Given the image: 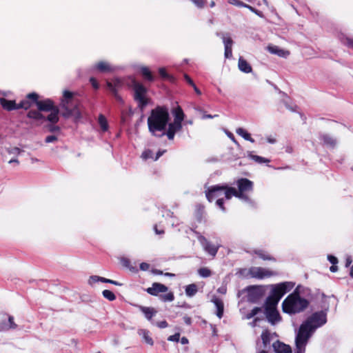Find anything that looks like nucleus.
Instances as JSON below:
<instances>
[{"mask_svg":"<svg viewBox=\"0 0 353 353\" xmlns=\"http://www.w3.org/2000/svg\"><path fill=\"white\" fill-rule=\"evenodd\" d=\"M184 79L186 81V82L190 85V86H192L194 83V81H192V79L190 77L189 75H188L187 74H184Z\"/></svg>","mask_w":353,"mask_h":353,"instance_id":"obj_61","label":"nucleus"},{"mask_svg":"<svg viewBox=\"0 0 353 353\" xmlns=\"http://www.w3.org/2000/svg\"><path fill=\"white\" fill-rule=\"evenodd\" d=\"M279 301L275 299L274 297L269 295L265 301L264 310L276 308Z\"/></svg>","mask_w":353,"mask_h":353,"instance_id":"obj_32","label":"nucleus"},{"mask_svg":"<svg viewBox=\"0 0 353 353\" xmlns=\"http://www.w3.org/2000/svg\"><path fill=\"white\" fill-rule=\"evenodd\" d=\"M157 327L159 328H165L168 326V323L166 321H161L157 323Z\"/></svg>","mask_w":353,"mask_h":353,"instance_id":"obj_59","label":"nucleus"},{"mask_svg":"<svg viewBox=\"0 0 353 353\" xmlns=\"http://www.w3.org/2000/svg\"><path fill=\"white\" fill-rule=\"evenodd\" d=\"M289 290L290 286L288 283H281L273 287L270 295L280 301L283 296Z\"/></svg>","mask_w":353,"mask_h":353,"instance_id":"obj_15","label":"nucleus"},{"mask_svg":"<svg viewBox=\"0 0 353 353\" xmlns=\"http://www.w3.org/2000/svg\"><path fill=\"white\" fill-rule=\"evenodd\" d=\"M306 345H300L299 344H296V352L295 353H304L305 351Z\"/></svg>","mask_w":353,"mask_h":353,"instance_id":"obj_58","label":"nucleus"},{"mask_svg":"<svg viewBox=\"0 0 353 353\" xmlns=\"http://www.w3.org/2000/svg\"><path fill=\"white\" fill-rule=\"evenodd\" d=\"M262 309L259 307H254L249 313L247 314V319H250L252 317H254L255 315H256L258 313L261 312Z\"/></svg>","mask_w":353,"mask_h":353,"instance_id":"obj_46","label":"nucleus"},{"mask_svg":"<svg viewBox=\"0 0 353 353\" xmlns=\"http://www.w3.org/2000/svg\"><path fill=\"white\" fill-rule=\"evenodd\" d=\"M248 157L254 160L258 163H270V160L258 155L252 154V152L248 153Z\"/></svg>","mask_w":353,"mask_h":353,"instance_id":"obj_40","label":"nucleus"},{"mask_svg":"<svg viewBox=\"0 0 353 353\" xmlns=\"http://www.w3.org/2000/svg\"><path fill=\"white\" fill-rule=\"evenodd\" d=\"M17 327V325L14 321V317L12 316H8V323H2L0 325V331L14 330Z\"/></svg>","mask_w":353,"mask_h":353,"instance_id":"obj_29","label":"nucleus"},{"mask_svg":"<svg viewBox=\"0 0 353 353\" xmlns=\"http://www.w3.org/2000/svg\"><path fill=\"white\" fill-rule=\"evenodd\" d=\"M98 121H99V123L100 125L101 130L103 132L107 131L108 129V121H107V119L105 117V116L103 114H100L99 116Z\"/></svg>","mask_w":353,"mask_h":353,"instance_id":"obj_41","label":"nucleus"},{"mask_svg":"<svg viewBox=\"0 0 353 353\" xmlns=\"http://www.w3.org/2000/svg\"><path fill=\"white\" fill-rule=\"evenodd\" d=\"M170 120L168 108L165 105H157L150 112L148 117V128L152 136L159 137V132L166 130Z\"/></svg>","mask_w":353,"mask_h":353,"instance_id":"obj_1","label":"nucleus"},{"mask_svg":"<svg viewBox=\"0 0 353 353\" xmlns=\"http://www.w3.org/2000/svg\"><path fill=\"white\" fill-rule=\"evenodd\" d=\"M320 139L323 141V145L328 148H334L336 145V139L329 134H322Z\"/></svg>","mask_w":353,"mask_h":353,"instance_id":"obj_25","label":"nucleus"},{"mask_svg":"<svg viewBox=\"0 0 353 353\" xmlns=\"http://www.w3.org/2000/svg\"><path fill=\"white\" fill-rule=\"evenodd\" d=\"M229 3L230 4L236 6L237 7H245V6L247 5L245 3H243L242 1H240V0H229Z\"/></svg>","mask_w":353,"mask_h":353,"instance_id":"obj_50","label":"nucleus"},{"mask_svg":"<svg viewBox=\"0 0 353 353\" xmlns=\"http://www.w3.org/2000/svg\"><path fill=\"white\" fill-rule=\"evenodd\" d=\"M268 49L272 54H277L280 57H284L286 53L288 54H289L288 52H285L283 50L279 49L276 46H268Z\"/></svg>","mask_w":353,"mask_h":353,"instance_id":"obj_37","label":"nucleus"},{"mask_svg":"<svg viewBox=\"0 0 353 353\" xmlns=\"http://www.w3.org/2000/svg\"><path fill=\"white\" fill-rule=\"evenodd\" d=\"M138 334L139 336H141L144 339L145 342L150 345H153L154 341L152 338L150 336V332L148 330L140 329L138 330Z\"/></svg>","mask_w":353,"mask_h":353,"instance_id":"obj_28","label":"nucleus"},{"mask_svg":"<svg viewBox=\"0 0 353 353\" xmlns=\"http://www.w3.org/2000/svg\"><path fill=\"white\" fill-rule=\"evenodd\" d=\"M0 105L7 111H12L19 109V103H17L14 100H8L3 97L0 98Z\"/></svg>","mask_w":353,"mask_h":353,"instance_id":"obj_20","label":"nucleus"},{"mask_svg":"<svg viewBox=\"0 0 353 353\" xmlns=\"http://www.w3.org/2000/svg\"><path fill=\"white\" fill-rule=\"evenodd\" d=\"M172 114L174 115V121L181 123L184 119L185 114L182 108L177 105L172 111Z\"/></svg>","mask_w":353,"mask_h":353,"instance_id":"obj_30","label":"nucleus"},{"mask_svg":"<svg viewBox=\"0 0 353 353\" xmlns=\"http://www.w3.org/2000/svg\"><path fill=\"white\" fill-rule=\"evenodd\" d=\"M264 310L265 316L270 323L274 325L281 320V317L276 308L266 309Z\"/></svg>","mask_w":353,"mask_h":353,"instance_id":"obj_17","label":"nucleus"},{"mask_svg":"<svg viewBox=\"0 0 353 353\" xmlns=\"http://www.w3.org/2000/svg\"><path fill=\"white\" fill-rule=\"evenodd\" d=\"M179 339H180V333L179 332L175 333L174 334L171 335L168 338V341H174V342H179Z\"/></svg>","mask_w":353,"mask_h":353,"instance_id":"obj_52","label":"nucleus"},{"mask_svg":"<svg viewBox=\"0 0 353 353\" xmlns=\"http://www.w3.org/2000/svg\"><path fill=\"white\" fill-rule=\"evenodd\" d=\"M326 322L327 316L325 312L320 311L313 313L303 323L314 331L316 328L323 325Z\"/></svg>","mask_w":353,"mask_h":353,"instance_id":"obj_6","label":"nucleus"},{"mask_svg":"<svg viewBox=\"0 0 353 353\" xmlns=\"http://www.w3.org/2000/svg\"><path fill=\"white\" fill-rule=\"evenodd\" d=\"M272 347L276 353H292V348L289 345L279 340L273 343Z\"/></svg>","mask_w":353,"mask_h":353,"instance_id":"obj_21","label":"nucleus"},{"mask_svg":"<svg viewBox=\"0 0 353 353\" xmlns=\"http://www.w3.org/2000/svg\"><path fill=\"white\" fill-rule=\"evenodd\" d=\"M165 151L166 150H159L157 152V153L156 154V156L154 158V160L157 161L160 158V157H161L165 152Z\"/></svg>","mask_w":353,"mask_h":353,"instance_id":"obj_63","label":"nucleus"},{"mask_svg":"<svg viewBox=\"0 0 353 353\" xmlns=\"http://www.w3.org/2000/svg\"><path fill=\"white\" fill-rule=\"evenodd\" d=\"M150 268V265L147 263L143 262L140 264V269L143 271L148 270Z\"/></svg>","mask_w":353,"mask_h":353,"instance_id":"obj_62","label":"nucleus"},{"mask_svg":"<svg viewBox=\"0 0 353 353\" xmlns=\"http://www.w3.org/2000/svg\"><path fill=\"white\" fill-rule=\"evenodd\" d=\"M246 290L248 292V301L252 303H258L265 294V290L260 285L248 286Z\"/></svg>","mask_w":353,"mask_h":353,"instance_id":"obj_7","label":"nucleus"},{"mask_svg":"<svg viewBox=\"0 0 353 353\" xmlns=\"http://www.w3.org/2000/svg\"><path fill=\"white\" fill-rule=\"evenodd\" d=\"M159 74L163 80H168L170 82H174L175 79L173 76L169 74L165 68H160L159 69Z\"/></svg>","mask_w":353,"mask_h":353,"instance_id":"obj_36","label":"nucleus"},{"mask_svg":"<svg viewBox=\"0 0 353 353\" xmlns=\"http://www.w3.org/2000/svg\"><path fill=\"white\" fill-rule=\"evenodd\" d=\"M142 158L145 160H147L148 159H153V152L151 150H145L141 155Z\"/></svg>","mask_w":353,"mask_h":353,"instance_id":"obj_48","label":"nucleus"},{"mask_svg":"<svg viewBox=\"0 0 353 353\" xmlns=\"http://www.w3.org/2000/svg\"><path fill=\"white\" fill-rule=\"evenodd\" d=\"M224 190L223 186L221 185H214L210 186L205 191V196L209 202H212L215 199L219 198L223 194Z\"/></svg>","mask_w":353,"mask_h":353,"instance_id":"obj_13","label":"nucleus"},{"mask_svg":"<svg viewBox=\"0 0 353 353\" xmlns=\"http://www.w3.org/2000/svg\"><path fill=\"white\" fill-rule=\"evenodd\" d=\"M221 185L224 188L223 194L225 195L226 199H230L233 196L238 198L236 190L234 188L229 187L226 184Z\"/></svg>","mask_w":353,"mask_h":353,"instance_id":"obj_27","label":"nucleus"},{"mask_svg":"<svg viewBox=\"0 0 353 353\" xmlns=\"http://www.w3.org/2000/svg\"><path fill=\"white\" fill-rule=\"evenodd\" d=\"M132 87L134 100L137 102L139 108L143 111L150 102V98L147 97L148 89L134 79L132 81Z\"/></svg>","mask_w":353,"mask_h":353,"instance_id":"obj_5","label":"nucleus"},{"mask_svg":"<svg viewBox=\"0 0 353 353\" xmlns=\"http://www.w3.org/2000/svg\"><path fill=\"white\" fill-rule=\"evenodd\" d=\"M236 185L238 186V190H236L238 198L247 200L248 198L245 193L252 191L253 182L246 178H241L237 181Z\"/></svg>","mask_w":353,"mask_h":353,"instance_id":"obj_8","label":"nucleus"},{"mask_svg":"<svg viewBox=\"0 0 353 353\" xmlns=\"http://www.w3.org/2000/svg\"><path fill=\"white\" fill-rule=\"evenodd\" d=\"M94 68L101 73H111L115 70V68L105 61H100L97 62L94 65Z\"/></svg>","mask_w":353,"mask_h":353,"instance_id":"obj_18","label":"nucleus"},{"mask_svg":"<svg viewBox=\"0 0 353 353\" xmlns=\"http://www.w3.org/2000/svg\"><path fill=\"white\" fill-rule=\"evenodd\" d=\"M253 253L256 254L259 258L264 261H275L276 259L274 257L271 256L270 254H268L267 252L263 250H254L253 251Z\"/></svg>","mask_w":353,"mask_h":353,"instance_id":"obj_31","label":"nucleus"},{"mask_svg":"<svg viewBox=\"0 0 353 353\" xmlns=\"http://www.w3.org/2000/svg\"><path fill=\"white\" fill-rule=\"evenodd\" d=\"M204 242L203 243V245L204 247L205 250L208 252L212 256H215L219 247L209 242L205 238L203 237Z\"/></svg>","mask_w":353,"mask_h":353,"instance_id":"obj_23","label":"nucleus"},{"mask_svg":"<svg viewBox=\"0 0 353 353\" xmlns=\"http://www.w3.org/2000/svg\"><path fill=\"white\" fill-rule=\"evenodd\" d=\"M167 126H168V130L160 133L159 137L166 135L169 140H173L176 132H179L182 129V123L175 121L170 123H168Z\"/></svg>","mask_w":353,"mask_h":353,"instance_id":"obj_12","label":"nucleus"},{"mask_svg":"<svg viewBox=\"0 0 353 353\" xmlns=\"http://www.w3.org/2000/svg\"><path fill=\"white\" fill-rule=\"evenodd\" d=\"M345 44L351 48H353V39L350 38H347L345 39Z\"/></svg>","mask_w":353,"mask_h":353,"instance_id":"obj_64","label":"nucleus"},{"mask_svg":"<svg viewBox=\"0 0 353 353\" xmlns=\"http://www.w3.org/2000/svg\"><path fill=\"white\" fill-rule=\"evenodd\" d=\"M39 99V95L36 92L28 93L26 98L19 103V109L28 110L33 105H37V99Z\"/></svg>","mask_w":353,"mask_h":353,"instance_id":"obj_14","label":"nucleus"},{"mask_svg":"<svg viewBox=\"0 0 353 353\" xmlns=\"http://www.w3.org/2000/svg\"><path fill=\"white\" fill-rule=\"evenodd\" d=\"M168 290V287L160 283H153L151 287L145 290L149 294L152 296H158L159 293H164Z\"/></svg>","mask_w":353,"mask_h":353,"instance_id":"obj_16","label":"nucleus"},{"mask_svg":"<svg viewBox=\"0 0 353 353\" xmlns=\"http://www.w3.org/2000/svg\"><path fill=\"white\" fill-rule=\"evenodd\" d=\"M102 294L103 297L108 299V301H112L116 299L115 294L109 290H104L102 292Z\"/></svg>","mask_w":353,"mask_h":353,"instance_id":"obj_43","label":"nucleus"},{"mask_svg":"<svg viewBox=\"0 0 353 353\" xmlns=\"http://www.w3.org/2000/svg\"><path fill=\"white\" fill-rule=\"evenodd\" d=\"M314 332L312 329L307 327L303 323L301 325L298 333L296 336L295 343L300 345H306L312 333Z\"/></svg>","mask_w":353,"mask_h":353,"instance_id":"obj_9","label":"nucleus"},{"mask_svg":"<svg viewBox=\"0 0 353 353\" xmlns=\"http://www.w3.org/2000/svg\"><path fill=\"white\" fill-rule=\"evenodd\" d=\"M223 41L225 46L224 56L226 59H230L232 57L233 40L231 37H223Z\"/></svg>","mask_w":353,"mask_h":353,"instance_id":"obj_22","label":"nucleus"},{"mask_svg":"<svg viewBox=\"0 0 353 353\" xmlns=\"http://www.w3.org/2000/svg\"><path fill=\"white\" fill-rule=\"evenodd\" d=\"M245 8H248L250 11H252V12L255 13L256 14H257L259 17H262L263 16V14H262V12L260 10L256 9L255 8H254V7L250 6V5L247 4Z\"/></svg>","mask_w":353,"mask_h":353,"instance_id":"obj_54","label":"nucleus"},{"mask_svg":"<svg viewBox=\"0 0 353 353\" xmlns=\"http://www.w3.org/2000/svg\"><path fill=\"white\" fill-rule=\"evenodd\" d=\"M213 303L216 307L217 311H216V316L221 319L223 315V310H224V305L223 301L218 298H214L212 300Z\"/></svg>","mask_w":353,"mask_h":353,"instance_id":"obj_33","label":"nucleus"},{"mask_svg":"<svg viewBox=\"0 0 353 353\" xmlns=\"http://www.w3.org/2000/svg\"><path fill=\"white\" fill-rule=\"evenodd\" d=\"M197 8H203L206 3V0H190Z\"/></svg>","mask_w":353,"mask_h":353,"instance_id":"obj_49","label":"nucleus"},{"mask_svg":"<svg viewBox=\"0 0 353 353\" xmlns=\"http://www.w3.org/2000/svg\"><path fill=\"white\" fill-rule=\"evenodd\" d=\"M197 292V286L196 284H190L185 287V294L188 296H193Z\"/></svg>","mask_w":353,"mask_h":353,"instance_id":"obj_39","label":"nucleus"},{"mask_svg":"<svg viewBox=\"0 0 353 353\" xmlns=\"http://www.w3.org/2000/svg\"><path fill=\"white\" fill-rule=\"evenodd\" d=\"M327 259L332 265H336L338 263V259L334 256L328 255Z\"/></svg>","mask_w":353,"mask_h":353,"instance_id":"obj_60","label":"nucleus"},{"mask_svg":"<svg viewBox=\"0 0 353 353\" xmlns=\"http://www.w3.org/2000/svg\"><path fill=\"white\" fill-rule=\"evenodd\" d=\"M90 83L92 84V87L95 89V90H97L99 89V84L97 81V80L94 78V77H91L90 79Z\"/></svg>","mask_w":353,"mask_h":353,"instance_id":"obj_56","label":"nucleus"},{"mask_svg":"<svg viewBox=\"0 0 353 353\" xmlns=\"http://www.w3.org/2000/svg\"><path fill=\"white\" fill-rule=\"evenodd\" d=\"M261 339L263 343V345L266 347L268 344H270L271 341V334L268 330H265L263 331L261 334Z\"/></svg>","mask_w":353,"mask_h":353,"instance_id":"obj_38","label":"nucleus"},{"mask_svg":"<svg viewBox=\"0 0 353 353\" xmlns=\"http://www.w3.org/2000/svg\"><path fill=\"white\" fill-rule=\"evenodd\" d=\"M160 299L164 302L172 301L174 299V295L172 292H170L165 294L160 295Z\"/></svg>","mask_w":353,"mask_h":353,"instance_id":"obj_44","label":"nucleus"},{"mask_svg":"<svg viewBox=\"0 0 353 353\" xmlns=\"http://www.w3.org/2000/svg\"><path fill=\"white\" fill-rule=\"evenodd\" d=\"M204 212V206L202 205H198L195 212V216L199 222H201L203 219V214Z\"/></svg>","mask_w":353,"mask_h":353,"instance_id":"obj_42","label":"nucleus"},{"mask_svg":"<svg viewBox=\"0 0 353 353\" xmlns=\"http://www.w3.org/2000/svg\"><path fill=\"white\" fill-rule=\"evenodd\" d=\"M236 132L239 136L242 137L245 140L250 141L251 143L254 142V139L251 137L250 134H249L245 130L242 128H239L236 130Z\"/></svg>","mask_w":353,"mask_h":353,"instance_id":"obj_35","label":"nucleus"},{"mask_svg":"<svg viewBox=\"0 0 353 353\" xmlns=\"http://www.w3.org/2000/svg\"><path fill=\"white\" fill-rule=\"evenodd\" d=\"M37 108L41 112H50L46 117V119L50 123H57L59 121V108L54 104V102L50 99L43 100L37 99Z\"/></svg>","mask_w":353,"mask_h":353,"instance_id":"obj_4","label":"nucleus"},{"mask_svg":"<svg viewBox=\"0 0 353 353\" xmlns=\"http://www.w3.org/2000/svg\"><path fill=\"white\" fill-rule=\"evenodd\" d=\"M239 69L245 73H250L252 71L251 65L243 57H239L238 61Z\"/></svg>","mask_w":353,"mask_h":353,"instance_id":"obj_24","label":"nucleus"},{"mask_svg":"<svg viewBox=\"0 0 353 353\" xmlns=\"http://www.w3.org/2000/svg\"><path fill=\"white\" fill-rule=\"evenodd\" d=\"M27 117L34 120V121L39 122V123L37 124V125L41 124L43 121H47L46 117H45L38 108L37 110H29L27 113Z\"/></svg>","mask_w":353,"mask_h":353,"instance_id":"obj_19","label":"nucleus"},{"mask_svg":"<svg viewBox=\"0 0 353 353\" xmlns=\"http://www.w3.org/2000/svg\"><path fill=\"white\" fill-rule=\"evenodd\" d=\"M123 82L119 78H114L112 81H107L106 85L109 90L112 92L117 101L123 103L122 97L119 94L118 90L122 88Z\"/></svg>","mask_w":353,"mask_h":353,"instance_id":"obj_10","label":"nucleus"},{"mask_svg":"<svg viewBox=\"0 0 353 353\" xmlns=\"http://www.w3.org/2000/svg\"><path fill=\"white\" fill-rule=\"evenodd\" d=\"M216 203L221 209V210H225V208L224 206V200L223 198L218 199L216 201Z\"/></svg>","mask_w":353,"mask_h":353,"instance_id":"obj_55","label":"nucleus"},{"mask_svg":"<svg viewBox=\"0 0 353 353\" xmlns=\"http://www.w3.org/2000/svg\"><path fill=\"white\" fill-rule=\"evenodd\" d=\"M140 310L148 320H151L152 316L157 313V311L153 307L141 306Z\"/></svg>","mask_w":353,"mask_h":353,"instance_id":"obj_34","label":"nucleus"},{"mask_svg":"<svg viewBox=\"0 0 353 353\" xmlns=\"http://www.w3.org/2000/svg\"><path fill=\"white\" fill-rule=\"evenodd\" d=\"M198 272L199 275L204 278L209 277L212 274L211 270L207 268H201Z\"/></svg>","mask_w":353,"mask_h":353,"instance_id":"obj_45","label":"nucleus"},{"mask_svg":"<svg viewBox=\"0 0 353 353\" xmlns=\"http://www.w3.org/2000/svg\"><path fill=\"white\" fill-rule=\"evenodd\" d=\"M56 123H50L46 125V128L50 132H59L60 131V128L58 125H55Z\"/></svg>","mask_w":353,"mask_h":353,"instance_id":"obj_47","label":"nucleus"},{"mask_svg":"<svg viewBox=\"0 0 353 353\" xmlns=\"http://www.w3.org/2000/svg\"><path fill=\"white\" fill-rule=\"evenodd\" d=\"M309 304L308 300L301 296L299 287H297L283 301L282 310L286 314H295L303 312L308 307Z\"/></svg>","mask_w":353,"mask_h":353,"instance_id":"obj_2","label":"nucleus"},{"mask_svg":"<svg viewBox=\"0 0 353 353\" xmlns=\"http://www.w3.org/2000/svg\"><path fill=\"white\" fill-rule=\"evenodd\" d=\"M102 278L101 276H91L89 279V283L90 285H92L93 283H95L98 281H101L102 282Z\"/></svg>","mask_w":353,"mask_h":353,"instance_id":"obj_51","label":"nucleus"},{"mask_svg":"<svg viewBox=\"0 0 353 353\" xmlns=\"http://www.w3.org/2000/svg\"><path fill=\"white\" fill-rule=\"evenodd\" d=\"M57 137L54 135H50V136H48L46 137V139H45V142L48 143H52V142H54V141H57Z\"/></svg>","mask_w":353,"mask_h":353,"instance_id":"obj_57","label":"nucleus"},{"mask_svg":"<svg viewBox=\"0 0 353 353\" xmlns=\"http://www.w3.org/2000/svg\"><path fill=\"white\" fill-rule=\"evenodd\" d=\"M140 71L145 81L153 82L156 79V77L152 74L149 68L146 66L141 67Z\"/></svg>","mask_w":353,"mask_h":353,"instance_id":"obj_26","label":"nucleus"},{"mask_svg":"<svg viewBox=\"0 0 353 353\" xmlns=\"http://www.w3.org/2000/svg\"><path fill=\"white\" fill-rule=\"evenodd\" d=\"M102 283H111V284H113L114 285H119V286L121 285V283H119L117 281L111 280V279H106V278H104V277L102 278Z\"/></svg>","mask_w":353,"mask_h":353,"instance_id":"obj_53","label":"nucleus"},{"mask_svg":"<svg viewBox=\"0 0 353 353\" xmlns=\"http://www.w3.org/2000/svg\"><path fill=\"white\" fill-rule=\"evenodd\" d=\"M248 273L251 277L258 279H263L265 277H270L276 274L274 272L261 267H252L249 269Z\"/></svg>","mask_w":353,"mask_h":353,"instance_id":"obj_11","label":"nucleus"},{"mask_svg":"<svg viewBox=\"0 0 353 353\" xmlns=\"http://www.w3.org/2000/svg\"><path fill=\"white\" fill-rule=\"evenodd\" d=\"M74 92L64 90L60 107L63 110L61 113L63 117L68 119L72 117L75 121H78L81 118V113L79 108V101L74 99Z\"/></svg>","mask_w":353,"mask_h":353,"instance_id":"obj_3","label":"nucleus"}]
</instances>
